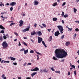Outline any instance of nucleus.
Listing matches in <instances>:
<instances>
[{"mask_svg": "<svg viewBox=\"0 0 79 79\" xmlns=\"http://www.w3.org/2000/svg\"><path fill=\"white\" fill-rule=\"evenodd\" d=\"M55 53V56L57 58H66V56H67V53L64 50L56 49Z\"/></svg>", "mask_w": 79, "mask_h": 79, "instance_id": "nucleus-1", "label": "nucleus"}, {"mask_svg": "<svg viewBox=\"0 0 79 79\" xmlns=\"http://www.w3.org/2000/svg\"><path fill=\"white\" fill-rule=\"evenodd\" d=\"M57 27L59 29V30L61 34H63V31H64L63 26L61 25H59L57 26Z\"/></svg>", "mask_w": 79, "mask_h": 79, "instance_id": "nucleus-2", "label": "nucleus"}, {"mask_svg": "<svg viewBox=\"0 0 79 79\" xmlns=\"http://www.w3.org/2000/svg\"><path fill=\"white\" fill-rule=\"evenodd\" d=\"M3 48H7L8 47V44L6 42V41L3 42L2 44Z\"/></svg>", "mask_w": 79, "mask_h": 79, "instance_id": "nucleus-3", "label": "nucleus"}, {"mask_svg": "<svg viewBox=\"0 0 79 79\" xmlns=\"http://www.w3.org/2000/svg\"><path fill=\"white\" fill-rule=\"evenodd\" d=\"M42 38L40 37L39 36L38 37V40L39 43H41V42H42Z\"/></svg>", "mask_w": 79, "mask_h": 79, "instance_id": "nucleus-4", "label": "nucleus"}, {"mask_svg": "<svg viewBox=\"0 0 79 79\" xmlns=\"http://www.w3.org/2000/svg\"><path fill=\"white\" fill-rule=\"evenodd\" d=\"M23 23H24V22L22 20H20V21L19 22V26H20V27H21L23 26Z\"/></svg>", "mask_w": 79, "mask_h": 79, "instance_id": "nucleus-5", "label": "nucleus"}, {"mask_svg": "<svg viewBox=\"0 0 79 79\" xmlns=\"http://www.w3.org/2000/svg\"><path fill=\"white\" fill-rule=\"evenodd\" d=\"M60 34L59 31H57L55 33V35L56 36H58V35H60Z\"/></svg>", "mask_w": 79, "mask_h": 79, "instance_id": "nucleus-6", "label": "nucleus"}, {"mask_svg": "<svg viewBox=\"0 0 79 79\" xmlns=\"http://www.w3.org/2000/svg\"><path fill=\"white\" fill-rule=\"evenodd\" d=\"M16 3L15 2H11L10 4V5H11V6H15L16 5Z\"/></svg>", "mask_w": 79, "mask_h": 79, "instance_id": "nucleus-7", "label": "nucleus"}, {"mask_svg": "<svg viewBox=\"0 0 79 79\" xmlns=\"http://www.w3.org/2000/svg\"><path fill=\"white\" fill-rule=\"evenodd\" d=\"M30 27H28V28H26L24 29L23 30V32H26L27 31H29V28Z\"/></svg>", "mask_w": 79, "mask_h": 79, "instance_id": "nucleus-8", "label": "nucleus"}, {"mask_svg": "<svg viewBox=\"0 0 79 79\" xmlns=\"http://www.w3.org/2000/svg\"><path fill=\"white\" fill-rule=\"evenodd\" d=\"M10 58L11 60L12 61H15V60H16V58H15L13 57H10Z\"/></svg>", "mask_w": 79, "mask_h": 79, "instance_id": "nucleus-9", "label": "nucleus"}, {"mask_svg": "<svg viewBox=\"0 0 79 79\" xmlns=\"http://www.w3.org/2000/svg\"><path fill=\"white\" fill-rule=\"evenodd\" d=\"M34 5H37L39 4V2L36 1L35 0L34 1Z\"/></svg>", "mask_w": 79, "mask_h": 79, "instance_id": "nucleus-10", "label": "nucleus"}, {"mask_svg": "<svg viewBox=\"0 0 79 79\" xmlns=\"http://www.w3.org/2000/svg\"><path fill=\"white\" fill-rule=\"evenodd\" d=\"M42 43L43 45H44V46L46 48L47 47V46L46 44H45V42L44 41H42Z\"/></svg>", "mask_w": 79, "mask_h": 79, "instance_id": "nucleus-11", "label": "nucleus"}, {"mask_svg": "<svg viewBox=\"0 0 79 79\" xmlns=\"http://www.w3.org/2000/svg\"><path fill=\"white\" fill-rule=\"evenodd\" d=\"M43 72L44 73H47L48 72V71L46 69H45L43 70Z\"/></svg>", "mask_w": 79, "mask_h": 79, "instance_id": "nucleus-12", "label": "nucleus"}, {"mask_svg": "<svg viewBox=\"0 0 79 79\" xmlns=\"http://www.w3.org/2000/svg\"><path fill=\"white\" fill-rule=\"evenodd\" d=\"M37 34H38L39 36H40V35H42V34L41 33V31H38L37 32Z\"/></svg>", "mask_w": 79, "mask_h": 79, "instance_id": "nucleus-13", "label": "nucleus"}, {"mask_svg": "<svg viewBox=\"0 0 79 79\" xmlns=\"http://www.w3.org/2000/svg\"><path fill=\"white\" fill-rule=\"evenodd\" d=\"M37 73V72H35V73H32L31 74L32 77H33V76H34L35 75V74H36Z\"/></svg>", "mask_w": 79, "mask_h": 79, "instance_id": "nucleus-14", "label": "nucleus"}, {"mask_svg": "<svg viewBox=\"0 0 79 79\" xmlns=\"http://www.w3.org/2000/svg\"><path fill=\"white\" fill-rule=\"evenodd\" d=\"M24 55H26V54H27V53H28V49H27L26 50H24Z\"/></svg>", "mask_w": 79, "mask_h": 79, "instance_id": "nucleus-15", "label": "nucleus"}, {"mask_svg": "<svg viewBox=\"0 0 79 79\" xmlns=\"http://www.w3.org/2000/svg\"><path fill=\"white\" fill-rule=\"evenodd\" d=\"M58 19L56 18H53L52 19V20L53 21H57V20Z\"/></svg>", "mask_w": 79, "mask_h": 79, "instance_id": "nucleus-16", "label": "nucleus"}, {"mask_svg": "<svg viewBox=\"0 0 79 79\" xmlns=\"http://www.w3.org/2000/svg\"><path fill=\"white\" fill-rule=\"evenodd\" d=\"M35 71H39V69L37 67H35Z\"/></svg>", "mask_w": 79, "mask_h": 79, "instance_id": "nucleus-17", "label": "nucleus"}, {"mask_svg": "<svg viewBox=\"0 0 79 79\" xmlns=\"http://www.w3.org/2000/svg\"><path fill=\"white\" fill-rule=\"evenodd\" d=\"M33 32H31V35H35V34H36V33L35 32V31H33Z\"/></svg>", "mask_w": 79, "mask_h": 79, "instance_id": "nucleus-18", "label": "nucleus"}, {"mask_svg": "<svg viewBox=\"0 0 79 79\" xmlns=\"http://www.w3.org/2000/svg\"><path fill=\"white\" fill-rule=\"evenodd\" d=\"M58 4H57V2H55L54 3H53L52 5V6H56Z\"/></svg>", "mask_w": 79, "mask_h": 79, "instance_id": "nucleus-19", "label": "nucleus"}, {"mask_svg": "<svg viewBox=\"0 0 79 79\" xmlns=\"http://www.w3.org/2000/svg\"><path fill=\"white\" fill-rule=\"evenodd\" d=\"M0 29H5V27H3V26L2 25H0Z\"/></svg>", "mask_w": 79, "mask_h": 79, "instance_id": "nucleus-20", "label": "nucleus"}, {"mask_svg": "<svg viewBox=\"0 0 79 79\" xmlns=\"http://www.w3.org/2000/svg\"><path fill=\"white\" fill-rule=\"evenodd\" d=\"M22 44H23V45H25L27 46V44H26V42H25L24 41H23L22 42Z\"/></svg>", "mask_w": 79, "mask_h": 79, "instance_id": "nucleus-21", "label": "nucleus"}, {"mask_svg": "<svg viewBox=\"0 0 79 79\" xmlns=\"http://www.w3.org/2000/svg\"><path fill=\"white\" fill-rule=\"evenodd\" d=\"M76 11H77V9H76L75 8H73V12L74 13H76Z\"/></svg>", "mask_w": 79, "mask_h": 79, "instance_id": "nucleus-22", "label": "nucleus"}, {"mask_svg": "<svg viewBox=\"0 0 79 79\" xmlns=\"http://www.w3.org/2000/svg\"><path fill=\"white\" fill-rule=\"evenodd\" d=\"M70 43L69 42H66V46H68V45H69L70 44Z\"/></svg>", "mask_w": 79, "mask_h": 79, "instance_id": "nucleus-23", "label": "nucleus"}, {"mask_svg": "<svg viewBox=\"0 0 79 79\" xmlns=\"http://www.w3.org/2000/svg\"><path fill=\"white\" fill-rule=\"evenodd\" d=\"M52 36H51L49 38V42H51V41H52Z\"/></svg>", "mask_w": 79, "mask_h": 79, "instance_id": "nucleus-24", "label": "nucleus"}, {"mask_svg": "<svg viewBox=\"0 0 79 79\" xmlns=\"http://www.w3.org/2000/svg\"><path fill=\"white\" fill-rule=\"evenodd\" d=\"M0 33H2V34H3V33H5V31L2 30L0 32Z\"/></svg>", "mask_w": 79, "mask_h": 79, "instance_id": "nucleus-25", "label": "nucleus"}, {"mask_svg": "<svg viewBox=\"0 0 79 79\" xmlns=\"http://www.w3.org/2000/svg\"><path fill=\"white\" fill-rule=\"evenodd\" d=\"M68 15L67 14H65L64 16V18H67V17H68Z\"/></svg>", "mask_w": 79, "mask_h": 79, "instance_id": "nucleus-26", "label": "nucleus"}, {"mask_svg": "<svg viewBox=\"0 0 79 79\" xmlns=\"http://www.w3.org/2000/svg\"><path fill=\"white\" fill-rule=\"evenodd\" d=\"M42 26H43V27H46V25L44 23H43L42 24Z\"/></svg>", "mask_w": 79, "mask_h": 79, "instance_id": "nucleus-27", "label": "nucleus"}, {"mask_svg": "<svg viewBox=\"0 0 79 79\" xmlns=\"http://www.w3.org/2000/svg\"><path fill=\"white\" fill-rule=\"evenodd\" d=\"M0 40L1 41H2V40H3V38L2 36H0Z\"/></svg>", "mask_w": 79, "mask_h": 79, "instance_id": "nucleus-28", "label": "nucleus"}, {"mask_svg": "<svg viewBox=\"0 0 79 79\" xmlns=\"http://www.w3.org/2000/svg\"><path fill=\"white\" fill-rule=\"evenodd\" d=\"M53 58L54 60H57V58L55 56H53Z\"/></svg>", "mask_w": 79, "mask_h": 79, "instance_id": "nucleus-29", "label": "nucleus"}, {"mask_svg": "<svg viewBox=\"0 0 79 79\" xmlns=\"http://www.w3.org/2000/svg\"><path fill=\"white\" fill-rule=\"evenodd\" d=\"M14 24H15V23H12L10 24V26H13V25H14Z\"/></svg>", "mask_w": 79, "mask_h": 79, "instance_id": "nucleus-30", "label": "nucleus"}, {"mask_svg": "<svg viewBox=\"0 0 79 79\" xmlns=\"http://www.w3.org/2000/svg\"><path fill=\"white\" fill-rule=\"evenodd\" d=\"M3 38L5 40V39H6V38H7V37H6V36H3Z\"/></svg>", "mask_w": 79, "mask_h": 79, "instance_id": "nucleus-31", "label": "nucleus"}, {"mask_svg": "<svg viewBox=\"0 0 79 79\" xmlns=\"http://www.w3.org/2000/svg\"><path fill=\"white\" fill-rule=\"evenodd\" d=\"M55 72L56 73H58L59 74H60V71H55Z\"/></svg>", "mask_w": 79, "mask_h": 79, "instance_id": "nucleus-32", "label": "nucleus"}, {"mask_svg": "<svg viewBox=\"0 0 79 79\" xmlns=\"http://www.w3.org/2000/svg\"><path fill=\"white\" fill-rule=\"evenodd\" d=\"M64 37V35H63L61 37V39H63Z\"/></svg>", "mask_w": 79, "mask_h": 79, "instance_id": "nucleus-33", "label": "nucleus"}, {"mask_svg": "<svg viewBox=\"0 0 79 79\" xmlns=\"http://www.w3.org/2000/svg\"><path fill=\"white\" fill-rule=\"evenodd\" d=\"M66 5V2H64V3H63V4L62 5V6H63L64 5Z\"/></svg>", "mask_w": 79, "mask_h": 79, "instance_id": "nucleus-34", "label": "nucleus"}, {"mask_svg": "<svg viewBox=\"0 0 79 79\" xmlns=\"http://www.w3.org/2000/svg\"><path fill=\"white\" fill-rule=\"evenodd\" d=\"M0 3V6H2V5H3V2H1Z\"/></svg>", "mask_w": 79, "mask_h": 79, "instance_id": "nucleus-35", "label": "nucleus"}, {"mask_svg": "<svg viewBox=\"0 0 79 79\" xmlns=\"http://www.w3.org/2000/svg\"><path fill=\"white\" fill-rule=\"evenodd\" d=\"M3 63H10V61H9V60L5 61H4V62H3Z\"/></svg>", "mask_w": 79, "mask_h": 79, "instance_id": "nucleus-36", "label": "nucleus"}, {"mask_svg": "<svg viewBox=\"0 0 79 79\" xmlns=\"http://www.w3.org/2000/svg\"><path fill=\"white\" fill-rule=\"evenodd\" d=\"M13 64H14V65H15V66H16V65H17V63L16 62H14L13 63Z\"/></svg>", "mask_w": 79, "mask_h": 79, "instance_id": "nucleus-37", "label": "nucleus"}, {"mask_svg": "<svg viewBox=\"0 0 79 79\" xmlns=\"http://www.w3.org/2000/svg\"><path fill=\"white\" fill-rule=\"evenodd\" d=\"M74 74L75 76H76V70H75L74 71Z\"/></svg>", "mask_w": 79, "mask_h": 79, "instance_id": "nucleus-38", "label": "nucleus"}, {"mask_svg": "<svg viewBox=\"0 0 79 79\" xmlns=\"http://www.w3.org/2000/svg\"><path fill=\"white\" fill-rule=\"evenodd\" d=\"M71 67H72V68H73L74 69H75V68H76V66H75L74 65H72Z\"/></svg>", "mask_w": 79, "mask_h": 79, "instance_id": "nucleus-39", "label": "nucleus"}, {"mask_svg": "<svg viewBox=\"0 0 79 79\" xmlns=\"http://www.w3.org/2000/svg\"><path fill=\"white\" fill-rule=\"evenodd\" d=\"M32 64V63H28L27 64V66H28V65H31Z\"/></svg>", "mask_w": 79, "mask_h": 79, "instance_id": "nucleus-40", "label": "nucleus"}, {"mask_svg": "<svg viewBox=\"0 0 79 79\" xmlns=\"http://www.w3.org/2000/svg\"><path fill=\"white\" fill-rule=\"evenodd\" d=\"M30 53H34V51L32 50L30 51Z\"/></svg>", "mask_w": 79, "mask_h": 79, "instance_id": "nucleus-41", "label": "nucleus"}, {"mask_svg": "<svg viewBox=\"0 0 79 79\" xmlns=\"http://www.w3.org/2000/svg\"><path fill=\"white\" fill-rule=\"evenodd\" d=\"M50 69L52 71H55V69H54L53 68H50Z\"/></svg>", "mask_w": 79, "mask_h": 79, "instance_id": "nucleus-42", "label": "nucleus"}, {"mask_svg": "<svg viewBox=\"0 0 79 79\" xmlns=\"http://www.w3.org/2000/svg\"><path fill=\"white\" fill-rule=\"evenodd\" d=\"M64 12H62V14L61 15L62 16H64Z\"/></svg>", "mask_w": 79, "mask_h": 79, "instance_id": "nucleus-43", "label": "nucleus"}, {"mask_svg": "<svg viewBox=\"0 0 79 79\" xmlns=\"http://www.w3.org/2000/svg\"><path fill=\"white\" fill-rule=\"evenodd\" d=\"M35 52L36 53H37V54H38V55H41V53H39L38 52H37V51H36Z\"/></svg>", "mask_w": 79, "mask_h": 79, "instance_id": "nucleus-44", "label": "nucleus"}, {"mask_svg": "<svg viewBox=\"0 0 79 79\" xmlns=\"http://www.w3.org/2000/svg\"><path fill=\"white\" fill-rule=\"evenodd\" d=\"M15 34V35H16V36H18V33H16V32H15L14 33Z\"/></svg>", "mask_w": 79, "mask_h": 79, "instance_id": "nucleus-45", "label": "nucleus"}, {"mask_svg": "<svg viewBox=\"0 0 79 79\" xmlns=\"http://www.w3.org/2000/svg\"><path fill=\"white\" fill-rule=\"evenodd\" d=\"M71 74V73L69 72H68V76H69Z\"/></svg>", "mask_w": 79, "mask_h": 79, "instance_id": "nucleus-46", "label": "nucleus"}, {"mask_svg": "<svg viewBox=\"0 0 79 79\" xmlns=\"http://www.w3.org/2000/svg\"><path fill=\"white\" fill-rule=\"evenodd\" d=\"M6 37H7V38H9V36H8V34H6Z\"/></svg>", "mask_w": 79, "mask_h": 79, "instance_id": "nucleus-47", "label": "nucleus"}, {"mask_svg": "<svg viewBox=\"0 0 79 79\" xmlns=\"http://www.w3.org/2000/svg\"><path fill=\"white\" fill-rule=\"evenodd\" d=\"M24 48H23V49H21L20 50V51L23 52V51H24Z\"/></svg>", "mask_w": 79, "mask_h": 79, "instance_id": "nucleus-48", "label": "nucleus"}, {"mask_svg": "<svg viewBox=\"0 0 79 79\" xmlns=\"http://www.w3.org/2000/svg\"><path fill=\"white\" fill-rule=\"evenodd\" d=\"M13 7H11L10 9V10L13 11Z\"/></svg>", "mask_w": 79, "mask_h": 79, "instance_id": "nucleus-49", "label": "nucleus"}, {"mask_svg": "<svg viewBox=\"0 0 79 79\" xmlns=\"http://www.w3.org/2000/svg\"><path fill=\"white\" fill-rule=\"evenodd\" d=\"M39 26L40 27H41V29H42V28H44V27H43V26L40 25H39Z\"/></svg>", "mask_w": 79, "mask_h": 79, "instance_id": "nucleus-50", "label": "nucleus"}, {"mask_svg": "<svg viewBox=\"0 0 79 79\" xmlns=\"http://www.w3.org/2000/svg\"><path fill=\"white\" fill-rule=\"evenodd\" d=\"M5 77V75L3 74L2 76V78H3Z\"/></svg>", "mask_w": 79, "mask_h": 79, "instance_id": "nucleus-51", "label": "nucleus"}, {"mask_svg": "<svg viewBox=\"0 0 79 79\" xmlns=\"http://www.w3.org/2000/svg\"><path fill=\"white\" fill-rule=\"evenodd\" d=\"M69 30L70 31H72V30H73V28H69Z\"/></svg>", "mask_w": 79, "mask_h": 79, "instance_id": "nucleus-52", "label": "nucleus"}, {"mask_svg": "<svg viewBox=\"0 0 79 79\" xmlns=\"http://www.w3.org/2000/svg\"><path fill=\"white\" fill-rule=\"evenodd\" d=\"M21 42H19V46H21Z\"/></svg>", "mask_w": 79, "mask_h": 79, "instance_id": "nucleus-53", "label": "nucleus"}, {"mask_svg": "<svg viewBox=\"0 0 79 79\" xmlns=\"http://www.w3.org/2000/svg\"><path fill=\"white\" fill-rule=\"evenodd\" d=\"M36 56H37V60H39V55H36Z\"/></svg>", "mask_w": 79, "mask_h": 79, "instance_id": "nucleus-54", "label": "nucleus"}, {"mask_svg": "<svg viewBox=\"0 0 79 79\" xmlns=\"http://www.w3.org/2000/svg\"><path fill=\"white\" fill-rule=\"evenodd\" d=\"M26 64H27V63H25L24 64H23L24 66H26Z\"/></svg>", "mask_w": 79, "mask_h": 79, "instance_id": "nucleus-55", "label": "nucleus"}, {"mask_svg": "<svg viewBox=\"0 0 79 79\" xmlns=\"http://www.w3.org/2000/svg\"><path fill=\"white\" fill-rule=\"evenodd\" d=\"M34 26H35V27H37V23L35 24Z\"/></svg>", "mask_w": 79, "mask_h": 79, "instance_id": "nucleus-56", "label": "nucleus"}, {"mask_svg": "<svg viewBox=\"0 0 79 79\" xmlns=\"http://www.w3.org/2000/svg\"><path fill=\"white\" fill-rule=\"evenodd\" d=\"M75 31H79V29H78V28H76L75 29Z\"/></svg>", "mask_w": 79, "mask_h": 79, "instance_id": "nucleus-57", "label": "nucleus"}, {"mask_svg": "<svg viewBox=\"0 0 79 79\" xmlns=\"http://www.w3.org/2000/svg\"><path fill=\"white\" fill-rule=\"evenodd\" d=\"M75 23H77L78 24H79V21H75Z\"/></svg>", "mask_w": 79, "mask_h": 79, "instance_id": "nucleus-58", "label": "nucleus"}, {"mask_svg": "<svg viewBox=\"0 0 79 79\" xmlns=\"http://www.w3.org/2000/svg\"><path fill=\"white\" fill-rule=\"evenodd\" d=\"M48 32H50V31H51V29H48Z\"/></svg>", "mask_w": 79, "mask_h": 79, "instance_id": "nucleus-59", "label": "nucleus"}, {"mask_svg": "<svg viewBox=\"0 0 79 79\" xmlns=\"http://www.w3.org/2000/svg\"><path fill=\"white\" fill-rule=\"evenodd\" d=\"M62 24H64V20H62Z\"/></svg>", "mask_w": 79, "mask_h": 79, "instance_id": "nucleus-60", "label": "nucleus"}, {"mask_svg": "<svg viewBox=\"0 0 79 79\" xmlns=\"http://www.w3.org/2000/svg\"><path fill=\"white\" fill-rule=\"evenodd\" d=\"M23 16H26V14H23Z\"/></svg>", "mask_w": 79, "mask_h": 79, "instance_id": "nucleus-61", "label": "nucleus"}, {"mask_svg": "<svg viewBox=\"0 0 79 79\" xmlns=\"http://www.w3.org/2000/svg\"><path fill=\"white\" fill-rule=\"evenodd\" d=\"M18 78L19 79H21V77H18Z\"/></svg>", "mask_w": 79, "mask_h": 79, "instance_id": "nucleus-62", "label": "nucleus"}, {"mask_svg": "<svg viewBox=\"0 0 79 79\" xmlns=\"http://www.w3.org/2000/svg\"><path fill=\"white\" fill-rule=\"evenodd\" d=\"M26 79H31V77H27L26 78Z\"/></svg>", "mask_w": 79, "mask_h": 79, "instance_id": "nucleus-63", "label": "nucleus"}, {"mask_svg": "<svg viewBox=\"0 0 79 79\" xmlns=\"http://www.w3.org/2000/svg\"><path fill=\"white\" fill-rule=\"evenodd\" d=\"M3 78V79H6V77H5Z\"/></svg>", "mask_w": 79, "mask_h": 79, "instance_id": "nucleus-64", "label": "nucleus"}]
</instances>
